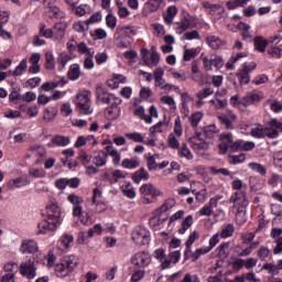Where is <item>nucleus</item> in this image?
I'll list each match as a JSON object with an SVG mask.
<instances>
[{"label": "nucleus", "mask_w": 282, "mask_h": 282, "mask_svg": "<svg viewBox=\"0 0 282 282\" xmlns=\"http://www.w3.org/2000/svg\"><path fill=\"white\" fill-rule=\"evenodd\" d=\"M74 105L80 116L94 113V108H91V91L82 90L78 93L74 99Z\"/></svg>", "instance_id": "f257e3e1"}, {"label": "nucleus", "mask_w": 282, "mask_h": 282, "mask_svg": "<svg viewBox=\"0 0 282 282\" xmlns=\"http://www.w3.org/2000/svg\"><path fill=\"white\" fill-rule=\"evenodd\" d=\"M75 268H78V258L70 256L62 260L61 263L56 264L55 271H57L61 276H68L74 272Z\"/></svg>", "instance_id": "f03ea898"}, {"label": "nucleus", "mask_w": 282, "mask_h": 282, "mask_svg": "<svg viewBox=\"0 0 282 282\" xmlns=\"http://www.w3.org/2000/svg\"><path fill=\"white\" fill-rule=\"evenodd\" d=\"M189 144L192 149L198 154V155H206V151L209 149L208 142L204 140V134L196 133L192 138H189Z\"/></svg>", "instance_id": "7ed1b4c3"}, {"label": "nucleus", "mask_w": 282, "mask_h": 282, "mask_svg": "<svg viewBox=\"0 0 282 282\" xmlns=\"http://www.w3.org/2000/svg\"><path fill=\"white\" fill-rule=\"evenodd\" d=\"M230 202L234 204V212L236 215H241V213H245L249 204L243 192H236L235 195L230 197Z\"/></svg>", "instance_id": "20e7f679"}, {"label": "nucleus", "mask_w": 282, "mask_h": 282, "mask_svg": "<svg viewBox=\"0 0 282 282\" xmlns=\"http://www.w3.org/2000/svg\"><path fill=\"white\" fill-rule=\"evenodd\" d=\"M46 216L50 221H54L57 226H61L63 218L61 206H58V202H56V199L52 200V203L46 206Z\"/></svg>", "instance_id": "39448f33"}, {"label": "nucleus", "mask_w": 282, "mask_h": 282, "mask_svg": "<svg viewBox=\"0 0 282 282\" xmlns=\"http://www.w3.org/2000/svg\"><path fill=\"white\" fill-rule=\"evenodd\" d=\"M140 193L143 195V204H153L155 197H160V189L153 186V184H143L140 187Z\"/></svg>", "instance_id": "423d86ee"}, {"label": "nucleus", "mask_w": 282, "mask_h": 282, "mask_svg": "<svg viewBox=\"0 0 282 282\" xmlns=\"http://www.w3.org/2000/svg\"><path fill=\"white\" fill-rule=\"evenodd\" d=\"M132 240L137 246H149L151 241V234L147 228L137 227L132 232Z\"/></svg>", "instance_id": "0eeeda50"}, {"label": "nucleus", "mask_w": 282, "mask_h": 282, "mask_svg": "<svg viewBox=\"0 0 282 282\" xmlns=\"http://www.w3.org/2000/svg\"><path fill=\"white\" fill-rule=\"evenodd\" d=\"M20 274L26 276V279L32 280L36 276V260L30 258L29 260L20 264Z\"/></svg>", "instance_id": "6e6552de"}, {"label": "nucleus", "mask_w": 282, "mask_h": 282, "mask_svg": "<svg viewBox=\"0 0 282 282\" xmlns=\"http://www.w3.org/2000/svg\"><path fill=\"white\" fill-rule=\"evenodd\" d=\"M257 69V63H245L242 65V69L237 73V78L240 85H248L250 83V72H254Z\"/></svg>", "instance_id": "1a4fd4ad"}, {"label": "nucleus", "mask_w": 282, "mask_h": 282, "mask_svg": "<svg viewBox=\"0 0 282 282\" xmlns=\"http://www.w3.org/2000/svg\"><path fill=\"white\" fill-rule=\"evenodd\" d=\"M203 65L206 69V72H210L213 67H216V69H221L224 67V59L217 55H212L209 58L204 57L203 58Z\"/></svg>", "instance_id": "9d476101"}, {"label": "nucleus", "mask_w": 282, "mask_h": 282, "mask_svg": "<svg viewBox=\"0 0 282 282\" xmlns=\"http://www.w3.org/2000/svg\"><path fill=\"white\" fill-rule=\"evenodd\" d=\"M131 263L138 268H147L151 263V256L144 251L138 252L131 259Z\"/></svg>", "instance_id": "9b49d317"}, {"label": "nucleus", "mask_w": 282, "mask_h": 282, "mask_svg": "<svg viewBox=\"0 0 282 282\" xmlns=\"http://www.w3.org/2000/svg\"><path fill=\"white\" fill-rule=\"evenodd\" d=\"M59 225H56L55 221L47 219H43L37 224L39 235H47V232H54Z\"/></svg>", "instance_id": "f8f14e48"}, {"label": "nucleus", "mask_w": 282, "mask_h": 282, "mask_svg": "<svg viewBox=\"0 0 282 282\" xmlns=\"http://www.w3.org/2000/svg\"><path fill=\"white\" fill-rule=\"evenodd\" d=\"M20 252H22V254H34V252H39V243L34 240H23Z\"/></svg>", "instance_id": "ddd939ff"}, {"label": "nucleus", "mask_w": 282, "mask_h": 282, "mask_svg": "<svg viewBox=\"0 0 282 282\" xmlns=\"http://www.w3.org/2000/svg\"><path fill=\"white\" fill-rule=\"evenodd\" d=\"M154 259H158L161 263V270H166L171 268V260L166 259V253L163 248H159L154 250L153 253Z\"/></svg>", "instance_id": "4468645a"}, {"label": "nucleus", "mask_w": 282, "mask_h": 282, "mask_svg": "<svg viewBox=\"0 0 282 282\" xmlns=\"http://www.w3.org/2000/svg\"><path fill=\"white\" fill-rule=\"evenodd\" d=\"M67 30V23L57 22L53 28L54 41H63L65 39V32Z\"/></svg>", "instance_id": "2eb2a0df"}, {"label": "nucleus", "mask_w": 282, "mask_h": 282, "mask_svg": "<svg viewBox=\"0 0 282 282\" xmlns=\"http://www.w3.org/2000/svg\"><path fill=\"white\" fill-rule=\"evenodd\" d=\"M96 96L97 100L104 102L105 105H109L111 102V94L107 93V90H105L100 84L96 86Z\"/></svg>", "instance_id": "dca6fc26"}, {"label": "nucleus", "mask_w": 282, "mask_h": 282, "mask_svg": "<svg viewBox=\"0 0 282 282\" xmlns=\"http://www.w3.org/2000/svg\"><path fill=\"white\" fill-rule=\"evenodd\" d=\"M218 205V199L217 198H210L209 203L206 204L200 210H199V215L202 217H210V215H213V209L217 208Z\"/></svg>", "instance_id": "f3484780"}, {"label": "nucleus", "mask_w": 282, "mask_h": 282, "mask_svg": "<svg viewBox=\"0 0 282 282\" xmlns=\"http://www.w3.org/2000/svg\"><path fill=\"white\" fill-rule=\"evenodd\" d=\"M251 135L252 138H257L258 140L267 138L268 135L267 127L261 126V123H257V126L251 129Z\"/></svg>", "instance_id": "a211bd4d"}, {"label": "nucleus", "mask_w": 282, "mask_h": 282, "mask_svg": "<svg viewBox=\"0 0 282 282\" xmlns=\"http://www.w3.org/2000/svg\"><path fill=\"white\" fill-rule=\"evenodd\" d=\"M109 158L108 152L99 151L96 156L93 159V164L95 166H105L107 164V159Z\"/></svg>", "instance_id": "6ab92c4d"}, {"label": "nucleus", "mask_w": 282, "mask_h": 282, "mask_svg": "<svg viewBox=\"0 0 282 282\" xmlns=\"http://www.w3.org/2000/svg\"><path fill=\"white\" fill-rule=\"evenodd\" d=\"M261 98H263L261 93L251 91V93H247L243 100H245L246 105H254V102H259L261 100Z\"/></svg>", "instance_id": "aec40b11"}, {"label": "nucleus", "mask_w": 282, "mask_h": 282, "mask_svg": "<svg viewBox=\"0 0 282 282\" xmlns=\"http://www.w3.org/2000/svg\"><path fill=\"white\" fill-rule=\"evenodd\" d=\"M132 180L135 184H140V182L143 180L144 182H148L149 180V172L141 167L137 172L133 173Z\"/></svg>", "instance_id": "412c9836"}, {"label": "nucleus", "mask_w": 282, "mask_h": 282, "mask_svg": "<svg viewBox=\"0 0 282 282\" xmlns=\"http://www.w3.org/2000/svg\"><path fill=\"white\" fill-rule=\"evenodd\" d=\"M46 12L51 19H64L65 13L58 7L48 6Z\"/></svg>", "instance_id": "4be33fe9"}, {"label": "nucleus", "mask_w": 282, "mask_h": 282, "mask_svg": "<svg viewBox=\"0 0 282 282\" xmlns=\"http://www.w3.org/2000/svg\"><path fill=\"white\" fill-rule=\"evenodd\" d=\"M52 147H67L69 144V137L55 135L52 140Z\"/></svg>", "instance_id": "5701e85b"}, {"label": "nucleus", "mask_w": 282, "mask_h": 282, "mask_svg": "<svg viewBox=\"0 0 282 282\" xmlns=\"http://www.w3.org/2000/svg\"><path fill=\"white\" fill-rule=\"evenodd\" d=\"M121 191L128 199H135L137 192L133 186H131V183L128 182L126 185H122Z\"/></svg>", "instance_id": "b1692460"}, {"label": "nucleus", "mask_w": 282, "mask_h": 282, "mask_svg": "<svg viewBox=\"0 0 282 282\" xmlns=\"http://www.w3.org/2000/svg\"><path fill=\"white\" fill-rule=\"evenodd\" d=\"M253 45L258 52H265V48L268 47V40L261 36H256L253 40Z\"/></svg>", "instance_id": "393cba45"}, {"label": "nucleus", "mask_w": 282, "mask_h": 282, "mask_svg": "<svg viewBox=\"0 0 282 282\" xmlns=\"http://www.w3.org/2000/svg\"><path fill=\"white\" fill-rule=\"evenodd\" d=\"M68 78L69 80H78V78H80V65L78 64L70 65L68 70Z\"/></svg>", "instance_id": "a878e982"}, {"label": "nucleus", "mask_w": 282, "mask_h": 282, "mask_svg": "<svg viewBox=\"0 0 282 282\" xmlns=\"http://www.w3.org/2000/svg\"><path fill=\"white\" fill-rule=\"evenodd\" d=\"M177 151L180 158H184L185 160H193V152H191V149H188L186 143H182Z\"/></svg>", "instance_id": "bb28decb"}, {"label": "nucleus", "mask_w": 282, "mask_h": 282, "mask_svg": "<svg viewBox=\"0 0 282 282\" xmlns=\"http://www.w3.org/2000/svg\"><path fill=\"white\" fill-rule=\"evenodd\" d=\"M106 151H107L108 155H110L112 158L113 164H116V165L120 164L121 158H120L118 150L113 149V147H111V145H107Z\"/></svg>", "instance_id": "cd10ccee"}, {"label": "nucleus", "mask_w": 282, "mask_h": 282, "mask_svg": "<svg viewBox=\"0 0 282 282\" xmlns=\"http://www.w3.org/2000/svg\"><path fill=\"white\" fill-rule=\"evenodd\" d=\"M134 116H138V118H141V120H144L147 124H151L153 122V119L151 117L147 116L144 107L140 106L134 110Z\"/></svg>", "instance_id": "c85d7f7f"}, {"label": "nucleus", "mask_w": 282, "mask_h": 282, "mask_svg": "<svg viewBox=\"0 0 282 282\" xmlns=\"http://www.w3.org/2000/svg\"><path fill=\"white\" fill-rule=\"evenodd\" d=\"M107 118L108 120H117V118H120V107L110 106L107 109Z\"/></svg>", "instance_id": "c756f323"}, {"label": "nucleus", "mask_w": 282, "mask_h": 282, "mask_svg": "<svg viewBox=\"0 0 282 282\" xmlns=\"http://www.w3.org/2000/svg\"><path fill=\"white\" fill-rule=\"evenodd\" d=\"M25 72H28V59L24 58L15 67L14 72L12 73V76H22V74H25Z\"/></svg>", "instance_id": "7c9ffc66"}, {"label": "nucleus", "mask_w": 282, "mask_h": 282, "mask_svg": "<svg viewBox=\"0 0 282 282\" xmlns=\"http://www.w3.org/2000/svg\"><path fill=\"white\" fill-rule=\"evenodd\" d=\"M202 118H204V113L199 111L194 112L188 117V121L191 122L193 129H196V127H198L199 122H202Z\"/></svg>", "instance_id": "2f4dec72"}, {"label": "nucleus", "mask_w": 282, "mask_h": 282, "mask_svg": "<svg viewBox=\"0 0 282 282\" xmlns=\"http://www.w3.org/2000/svg\"><path fill=\"white\" fill-rule=\"evenodd\" d=\"M67 82H46L41 86L42 91H52V89H56V87L61 85H65Z\"/></svg>", "instance_id": "473e14b6"}, {"label": "nucleus", "mask_w": 282, "mask_h": 282, "mask_svg": "<svg viewBox=\"0 0 282 282\" xmlns=\"http://www.w3.org/2000/svg\"><path fill=\"white\" fill-rule=\"evenodd\" d=\"M197 54H199V48H186L183 54V61H193V58L197 57Z\"/></svg>", "instance_id": "72a5a7b5"}, {"label": "nucleus", "mask_w": 282, "mask_h": 282, "mask_svg": "<svg viewBox=\"0 0 282 282\" xmlns=\"http://www.w3.org/2000/svg\"><path fill=\"white\" fill-rule=\"evenodd\" d=\"M123 169H138L140 166V160L138 159H124L121 162Z\"/></svg>", "instance_id": "f704fd0d"}, {"label": "nucleus", "mask_w": 282, "mask_h": 282, "mask_svg": "<svg viewBox=\"0 0 282 282\" xmlns=\"http://www.w3.org/2000/svg\"><path fill=\"white\" fill-rule=\"evenodd\" d=\"M206 41L212 50H219L221 47V40L215 35L207 36Z\"/></svg>", "instance_id": "c9c22d12"}, {"label": "nucleus", "mask_w": 282, "mask_h": 282, "mask_svg": "<svg viewBox=\"0 0 282 282\" xmlns=\"http://www.w3.org/2000/svg\"><path fill=\"white\" fill-rule=\"evenodd\" d=\"M155 87H162L164 85V69L156 68L154 72Z\"/></svg>", "instance_id": "e433bc0d"}, {"label": "nucleus", "mask_w": 282, "mask_h": 282, "mask_svg": "<svg viewBox=\"0 0 282 282\" xmlns=\"http://www.w3.org/2000/svg\"><path fill=\"white\" fill-rule=\"evenodd\" d=\"M197 239H199V232L193 231L185 242L186 253L192 251L191 247L197 241Z\"/></svg>", "instance_id": "4c0bfd02"}, {"label": "nucleus", "mask_w": 282, "mask_h": 282, "mask_svg": "<svg viewBox=\"0 0 282 282\" xmlns=\"http://www.w3.org/2000/svg\"><path fill=\"white\" fill-rule=\"evenodd\" d=\"M176 32L177 34H184L188 28H191V20L188 18H183L181 23H177Z\"/></svg>", "instance_id": "58836bf2"}, {"label": "nucleus", "mask_w": 282, "mask_h": 282, "mask_svg": "<svg viewBox=\"0 0 282 282\" xmlns=\"http://www.w3.org/2000/svg\"><path fill=\"white\" fill-rule=\"evenodd\" d=\"M191 226H193V216L192 215L187 216L183 220L182 228L178 230V234L186 235V230L191 229Z\"/></svg>", "instance_id": "ea45409f"}, {"label": "nucleus", "mask_w": 282, "mask_h": 282, "mask_svg": "<svg viewBox=\"0 0 282 282\" xmlns=\"http://www.w3.org/2000/svg\"><path fill=\"white\" fill-rule=\"evenodd\" d=\"M234 234H235V226L232 224H228L225 227H223L220 237L223 239H227V237H232Z\"/></svg>", "instance_id": "a19ab883"}, {"label": "nucleus", "mask_w": 282, "mask_h": 282, "mask_svg": "<svg viewBox=\"0 0 282 282\" xmlns=\"http://www.w3.org/2000/svg\"><path fill=\"white\" fill-rule=\"evenodd\" d=\"M258 261L259 260L257 258H249L247 260H240V265L246 268V270H252V268H257Z\"/></svg>", "instance_id": "79ce46f5"}, {"label": "nucleus", "mask_w": 282, "mask_h": 282, "mask_svg": "<svg viewBox=\"0 0 282 282\" xmlns=\"http://www.w3.org/2000/svg\"><path fill=\"white\" fill-rule=\"evenodd\" d=\"M163 0H149L145 3V10H149V12H156V10L162 6Z\"/></svg>", "instance_id": "37998d69"}, {"label": "nucleus", "mask_w": 282, "mask_h": 282, "mask_svg": "<svg viewBox=\"0 0 282 282\" xmlns=\"http://www.w3.org/2000/svg\"><path fill=\"white\" fill-rule=\"evenodd\" d=\"M228 248H230V242H223L219 245L217 250L218 257H220V259H226V257H228Z\"/></svg>", "instance_id": "c03bdc74"}, {"label": "nucleus", "mask_w": 282, "mask_h": 282, "mask_svg": "<svg viewBox=\"0 0 282 282\" xmlns=\"http://www.w3.org/2000/svg\"><path fill=\"white\" fill-rule=\"evenodd\" d=\"M249 169H251V171H256V173H259L260 175H265L268 173L265 166L261 165L260 163L251 162L249 163Z\"/></svg>", "instance_id": "a18cd8bd"}, {"label": "nucleus", "mask_w": 282, "mask_h": 282, "mask_svg": "<svg viewBox=\"0 0 282 282\" xmlns=\"http://www.w3.org/2000/svg\"><path fill=\"white\" fill-rule=\"evenodd\" d=\"M250 0H235V1H227L226 6L228 10H235V8L243 7Z\"/></svg>", "instance_id": "49530a36"}, {"label": "nucleus", "mask_w": 282, "mask_h": 282, "mask_svg": "<svg viewBox=\"0 0 282 282\" xmlns=\"http://www.w3.org/2000/svg\"><path fill=\"white\" fill-rule=\"evenodd\" d=\"M69 61H72V55L67 53H61L57 58V62L61 65L62 69H65V66L67 65V63H69Z\"/></svg>", "instance_id": "de8ad7c7"}, {"label": "nucleus", "mask_w": 282, "mask_h": 282, "mask_svg": "<svg viewBox=\"0 0 282 282\" xmlns=\"http://www.w3.org/2000/svg\"><path fill=\"white\" fill-rule=\"evenodd\" d=\"M45 66H46V69H54V67H56V62L54 61V54L47 52L45 54Z\"/></svg>", "instance_id": "09e8293b"}, {"label": "nucleus", "mask_w": 282, "mask_h": 282, "mask_svg": "<svg viewBox=\"0 0 282 282\" xmlns=\"http://www.w3.org/2000/svg\"><path fill=\"white\" fill-rule=\"evenodd\" d=\"M279 128L271 127L270 122L267 126V138H270V140H275V138H279Z\"/></svg>", "instance_id": "8fccbe9b"}, {"label": "nucleus", "mask_w": 282, "mask_h": 282, "mask_svg": "<svg viewBox=\"0 0 282 282\" xmlns=\"http://www.w3.org/2000/svg\"><path fill=\"white\" fill-rule=\"evenodd\" d=\"M167 144L170 149H180V141L177 140V137L175 134L170 133L167 137Z\"/></svg>", "instance_id": "3c124183"}, {"label": "nucleus", "mask_w": 282, "mask_h": 282, "mask_svg": "<svg viewBox=\"0 0 282 282\" xmlns=\"http://www.w3.org/2000/svg\"><path fill=\"white\" fill-rule=\"evenodd\" d=\"M210 248L209 247H203V248H198L196 249L193 253H192V258L194 261H197V259H199L200 254H208V252H210Z\"/></svg>", "instance_id": "603ef678"}, {"label": "nucleus", "mask_w": 282, "mask_h": 282, "mask_svg": "<svg viewBox=\"0 0 282 282\" xmlns=\"http://www.w3.org/2000/svg\"><path fill=\"white\" fill-rule=\"evenodd\" d=\"M106 25L110 28V30H116V25H118V19L111 13L106 17Z\"/></svg>", "instance_id": "864d4df0"}, {"label": "nucleus", "mask_w": 282, "mask_h": 282, "mask_svg": "<svg viewBox=\"0 0 282 282\" xmlns=\"http://www.w3.org/2000/svg\"><path fill=\"white\" fill-rule=\"evenodd\" d=\"M102 21V13L97 11L88 20L85 21L86 25H90L91 23H100Z\"/></svg>", "instance_id": "5fc2aeb1"}, {"label": "nucleus", "mask_w": 282, "mask_h": 282, "mask_svg": "<svg viewBox=\"0 0 282 282\" xmlns=\"http://www.w3.org/2000/svg\"><path fill=\"white\" fill-rule=\"evenodd\" d=\"M126 138L128 140H132L133 142L144 143V137H142L141 133L132 132V133H126Z\"/></svg>", "instance_id": "6e6d98bb"}, {"label": "nucleus", "mask_w": 282, "mask_h": 282, "mask_svg": "<svg viewBox=\"0 0 282 282\" xmlns=\"http://www.w3.org/2000/svg\"><path fill=\"white\" fill-rule=\"evenodd\" d=\"M155 158H159V155L154 154V155L148 156L147 164H148L149 171H155V169H158V162H155Z\"/></svg>", "instance_id": "4d7b16f0"}, {"label": "nucleus", "mask_w": 282, "mask_h": 282, "mask_svg": "<svg viewBox=\"0 0 282 282\" xmlns=\"http://www.w3.org/2000/svg\"><path fill=\"white\" fill-rule=\"evenodd\" d=\"M263 270H267V272L272 274V276H276V274H279V268L273 263L263 264Z\"/></svg>", "instance_id": "13d9d810"}, {"label": "nucleus", "mask_w": 282, "mask_h": 282, "mask_svg": "<svg viewBox=\"0 0 282 282\" xmlns=\"http://www.w3.org/2000/svg\"><path fill=\"white\" fill-rule=\"evenodd\" d=\"M246 162V154L229 156V164H241Z\"/></svg>", "instance_id": "bf43d9fd"}, {"label": "nucleus", "mask_w": 282, "mask_h": 282, "mask_svg": "<svg viewBox=\"0 0 282 282\" xmlns=\"http://www.w3.org/2000/svg\"><path fill=\"white\" fill-rule=\"evenodd\" d=\"M220 140L223 143L228 144L229 147L235 141V137H232V133L225 132L220 134Z\"/></svg>", "instance_id": "052dcab7"}, {"label": "nucleus", "mask_w": 282, "mask_h": 282, "mask_svg": "<svg viewBox=\"0 0 282 282\" xmlns=\"http://www.w3.org/2000/svg\"><path fill=\"white\" fill-rule=\"evenodd\" d=\"M183 132H184V130L182 129V119H180V117H177L175 119V123H174V133H175V135H177V138H182Z\"/></svg>", "instance_id": "680f3d73"}, {"label": "nucleus", "mask_w": 282, "mask_h": 282, "mask_svg": "<svg viewBox=\"0 0 282 282\" xmlns=\"http://www.w3.org/2000/svg\"><path fill=\"white\" fill-rule=\"evenodd\" d=\"M61 113L65 118H67V116H72V113H74V109H72V105H69L67 102L63 104L61 107Z\"/></svg>", "instance_id": "e2e57ef3"}, {"label": "nucleus", "mask_w": 282, "mask_h": 282, "mask_svg": "<svg viewBox=\"0 0 282 282\" xmlns=\"http://www.w3.org/2000/svg\"><path fill=\"white\" fill-rule=\"evenodd\" d=\"M181 282H202L199 275L186 273Z\"/></svg>", "instance_id": "0e129e2a"}, {"label": "nucleus", "mask_w": 282, "mask_h": 282, "mask_svg": "<svg viewBox=\"0 0 282 282\" xmlns=\"http://www.w3.org/2000/svg\"><path fill=\"white\" fill-rule=\"evenodd\" d=\"M245 282H259L257 274L253 271L242 274Z\"/></svg>", "instance_id": "69168bd1"}, {"label": "nucleus", "mask_w": 282, "mask_h": 282, "mask_svg": "<svg viewBox=\"0 0 282 282\" xmlns=\"http://www.w3.org/2000/svg\"><path fill=\"white\" fill-rule=\"evenodd\" d=\"M29 175L31 177H45V171L44 170H39V169H31L29 171Z\"/></svg>", "instance_id": "338daca9"}, {"label": "nucleus", "mask_w": 282, "mask_h": 282, "mask_svg": "<svg viewBox=\"0 0 282 282\" xmlns=\"http://www.w3.org/2000/svg\"><path fill=\"white\" fill-rule=\"evenodd\" d=\"M273 162L275 166L282 170V151L275 152L273 154Z\"/></svg>", "instance_id": "774afa93"}]
</instances>
